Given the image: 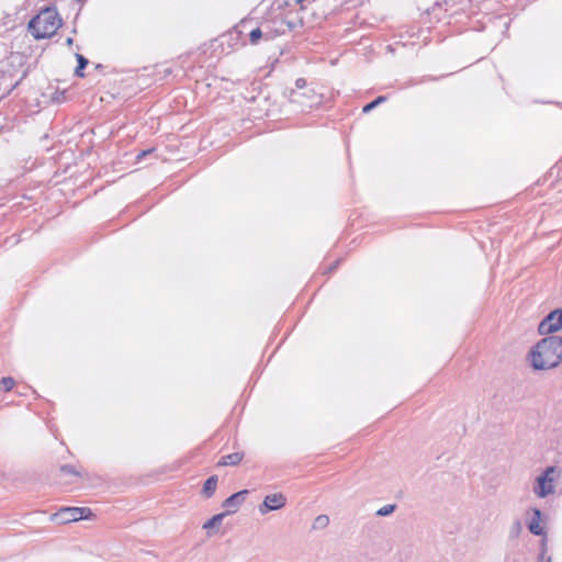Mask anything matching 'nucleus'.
Returning <instances> with one entry per match:
<instances>
[{
  "label": "nucleus",
  "instance_id": "0eeeda50",
  "mask_svg": "<svg viewBox=\"0 0 562 562\" xmlns=\"http://www.w3.org/2000/svg\"><path fill=\"white\" fill-rule=\"evenodd\" d=\"M286 498L281 493L269 494L263 498L262 504L259 506V513L266 515L271 510H278L285 506Z\"/></svg>",
  "mask_w": 562,
  "mask_h": 562
},
{
  "label": "nucleus",
  "instance_id": "f03ea898",
  "mask_svg": "<svg viewBox=\"0 0 562 562\" xmlns=\"http://www.w3.org/2000/svg\"><path fill=\"white\" fill-rule=\"evenodd\" d=\"M61 26V19L53 8L42 10L31 22L30 30L35 38L53 36Z\"/></svg>",
  "mask_w": 562,
  "mask_h": 562
},
{
  "label": "nucleus",
  "instance_id": "6e6552de",
  "mask_svg": "<svg viewBox=\"0 0 562 562\" xmlns=\"http://www.w3.org/2000/svg\"><path fill=\"white\" fill-rule=\"evenodd\" d=\"M247 493V491H240L226 498L222 504L224 508L223 514H225V516L235 514L245 502Z\"/></svg>",
  "mask_w": 562,
  "mask_h": 562
},
{
  "label": "nucleus",
  "instance_id": "dca6fc26",
  "mask_svg": "<svg viewBox=\"0 0 562 562\" xmlns=\"http://www.w3.org/2000/svg\"><path fill=\"white\" fill-rule=\"evenodd\" d=\"M382 98H378L376 100H374L373 102L367 104L364 108H363V111L364 112H369L370 110H372L376 104H379L380 102H382Z\"/></svg>",
  "mask_w": 562,
  "mask_h": 562
},
{
  "label": "nucleus",
  "instance_id": "6ab92c4d",
  "mask_svg": "<svg viewBox=\"0 0 562 562\" xmlns=\"http://www.w3.org/2000/svg\"><path fill=\"white\" fill-rule=\"evenodd\" d=\"M541 562H551V559L549 558V559L543 560V561H541Z\"/></svg>",
  "mask_w": 562,
  "mask_h": 562
},
{
  "label": "nucleus",
  "instance_id": "a211bd4d",
  "mask_svg": "<svg viewBox=\"0 0 562 562\" xmlns=\"http://www.w3.org/2000/svg\"><path fill=\"white\" fill-rule=\"evenodd\" d=\"M71 43H72V40H71V38H68V40H67V44H68V45H71Z\"/></svg>",
  "mask_w": 562,
  "mask_h": 562
},
{
  "label": "nucleus",
  "instance_id": "f3484780",
  "mask_svg": "<svg viewBox=\"0 0 562 562\" xmlns=\"http://www.w3.org/2000/svg\"><path fill=\"white\" fill-rule=\"evenodd\" d=\"M389 513H390V510H389V509H386V508H385V509H381V510L379 512V514H381V515H386V514H389Z\"/></svg>",
  "mask_w": 562,
  "mask_h": 562
},
{
  "label": "nucleus",
  "instance_id": "9d476101",
  "mask_svg": "<svg viewBox=\"0 0 562 562\" xmlns=\"http://www.w3.org/2000/svg\"><path fill=\"white\" fill-rule=\"evenodd\" d=\"M243 460V454L239 452L231 453L222 458L221 465H236Z\"/></svg>",
  "mask_w": 562,
  "mask_h": 562
},
{
  "label": "nucleus",
  "instance_id": "423d86ee",
  "mask_svg": "<svg viewBox=\"0 0 562 562\" xmlns=\"http://www.w3.org/2000/svg\"><path fill=\"white\" fill-rule=\"evenodd\" d=\"M526 522L528 530L536 535L541 536L544 533V525L542 513L538 508H530L526 512Z\"/></svg>",
  "mask_w": 562,
  "mask_h": 562
},
{
  "label": "nucleus",
  "instance_id": "1a4fd4ad",
  "mask_svg": "<svg viewBox=\"0 0 562 562\" xmlns=\"http://www.w3.org/2000/svg\"><path fill=\"white\" fill-rule=\"evenodd\" d=\"M224 517L225 514L223 513L214 515L203 524V530L206 531L209 536L217 533L221 529Z\"/></svg>",
  "mask_w": 562,
  "mask_h": 562
},
{
  "label": "nucleus",
  "instance_id": "7ed1b4c3",
  "mask_svg": "<svg viewBox=\"0 0 562 562\" xmlns=\"http://www.w3.org/2000/svg\"><path fill=\"white\" fill-rule=\"evenodd\" d=\"M559 469L555 467H548L535 479L533 493L539 498H546L554 494L555 483L559 477Z\"/></svg>",
  "mask_w": 562,
  "mask_h": 562
},
{
  "label": "nucleus",
  "instance_id": "20e7f679",
  "mask_svg": "<svg viewBox=\"0 0 562 562\" xmlns=\"http://www.w3.org/2000/svg\"><path fill=\"white\" fill-rule=\"evenodd\" d=\"M562 329V308L550 312L539 324L538 333L542 336H552Z\"/></svg>",
  "mask_w": 562,
  "mask_h": 562
},
{
  "label": "nucleus",
  "instance_id": "f8f14e48",
  "mask_svg": "<svg viewBox=\"0 0 562 562\" xmlns=\"http://www.w3.org/2000/svg\"><path fill=\"white\" fill-rule=\"evenodd\" d=\"M329 524V517L327 515H319L313 521L314 529H324Z\"/></svg>",
  "mask_w": 562,
  "mask_h": 562
},
{
  "label": "nucleus",
  "instance_id": "4468645a",
  "mask_svg": "<svg viewBox=\"0 0 562 562\" xmlns=\"http://www.w3.org/2000/svg\"><path fill=\"white\" fill-rule=\"evenodd\" d=\"M262 37V33L259 29L251 31L250 33V42L251 44H257L258 41Z\"/></svg>",
  "mask_w": 562,
  "mask_h": 562
},
{
  "label": "nucleus",
  "instance_id": "aec40b11",
  "mask_svg": "<svg viewBox=\"0 0 562 562\" xmlns=\"http://www.w3.org/2000/svg\"><path fill=\"white\" fill-rule=\"evenodd\" d=\"M305 0H296L297 3H302L304 2Z\"/></svg>",
  "mask_w": 562,
  "mask_h": 562
},
{
  "label": "nucleus",
  "instance_id": "2eb2a0df",
  "mask_svg": "<svg viewBox=\"0 0 562 562\" xmlns=\"http://www.w3.org/2000/svg\"><path fill=\"white\" fill-rule=\"evenodd\" d=\"M77 58H78V61H79V67L76 70V74L79 75V76H82L80 70L83 69L85 66L87 65V59L83 56H81V55H77Z\"/></svg>",
  "mask_w": 562,
  "mask_h": 562
},
{
  "label": "nucleus",
  "instance_id": "ddd939ff",
  "mask_svg": "<svg viewBox=\"0 0 562 562\" xmlns=\"http://www.w3.org/2000/svg\"><path fill=\"white\" fill-rule=\"evenodd\" d=\"M14 386V381L12 378H3L0 380V389L8 392L10 390H12V387Z\"/></svg>",
  "mask_w": 562,
  "mask_h": 562
},
{
  "label": "nucleus",
  "instance_id": "39448f33",
  "mask_svg": "<svg viewBox=\"0 0 562 562\" xmlns=\"http://www.w3.org/2000/svg\"><path fill=\"white\" fill-rule=\"evenodd\" d=\"M90 515L91 510L89 508L65 507L55 514V518L61 524H68L81 519H88Z\"/></svg>",
  "mask_w": 562,
  "mask_h": 562
},
{
  "label": "nucleus",
  "instance_id": "9b49d317",
  "mask_svg": "<svg viewBox=\"0 0 562 562\" xmlns=\"http://www.w3.org/2000/svg\"><path fill=\"white\" fill-rule=\"evenodd\" d=\"M217 479L215 476L209 477L203 485V494L210 497L215 492Z\"/></svg>",
  "mask_w": 562,
  "mask_h": 562
},
{
  "label": "nucleus",
  "instance_id": "f257e3e1",
  "mask_svg": "<svg viewBox=\"0 0 562 562\" xmlns=\"http://www.w3.org/2000/svg\"><path fill=\"white\" fill-rule=\"evenodd\" d=\"M525 360L537 372L557 369L562 363V337L553 335L539 339L529 347Z\"/></svg>",
  "mask_w": 562,
  "mask_h": 562
}]
</instances>
